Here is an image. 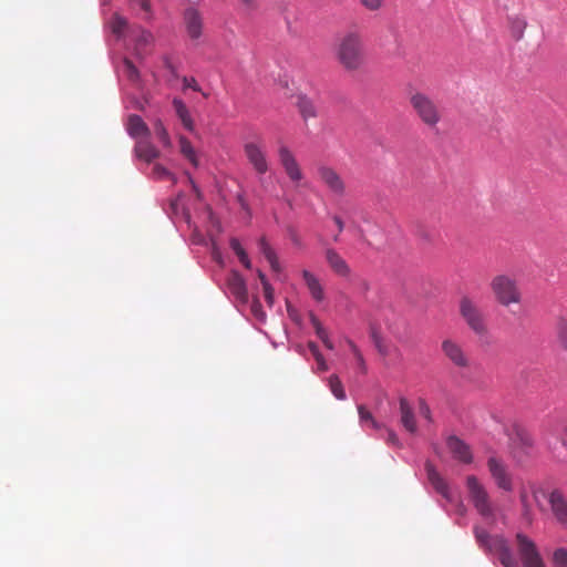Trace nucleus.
Here are the masks:
<instances>
[{"mask_svg":"<svg viewBox=\"0 0 567 567\" xmlns=\"http://www.w3.org/2000/svg\"><path fill=\"white\" fill-rule=\"evenodd\" d=\"M465 488L468 502L472 504L477 515L489 526H494L501 517L498 507L494 504L487 487L475 475L465 477Z\"/></svg>","mask_w":567,"mask_h":567,"instance_id":"obj_1","label":"nucleus"},{"mask_svg":"<svg viewBox=\"0 0 567 567\" xmlns=\"http://www.w3.org/2000/svg\"><path fill=\"white\" fill-rule=\"evenodd\" d=\"M339 64L349 72L359 71L365 63L364 43L358 31L344 33L336 47Z\"/></svg>","mask_w":567,"mask_h":567,"instance_id":"obj_2","label":"nucleus"},{"mask_svg":"<svg viewBox=\"0 0 567 567\" xmlns=\"http://www.w3.org/2000/svg\"><path fill=\"white\" fill-rule=\"evenodd\" d=\"M409 103L416 117L430 130L437 127L442 121V111L436 101L430 95L415 91L411 92Z\"/></svg>","mask_w":567,"mask_h":567,"instance_id":"obj_3","label":"nucleus"},{"mask_svg":"<svg viewBox=\"0 0 567 567\" xmlns=\"http://www.w3.org/2000/svg\"><path fill=\"white\" fill-rule=\"evenodd\" d=\"M491 289L495 300L504 307L522 301V292L516 279L507 275L494 277L491 281Z\"/></svg>","mask_w":567,"mask_h":567,"instance_id":"obj_4","label":"nucleus"},{"mask_svg":"<svg viewBox=\"0 0 567 567\" xmlns=\"http://www.w3.org/2000/svg\"><path fill=\"white\" fill-rule=\"evenodd\" d=\"M460 315L467 327L477 336H485L488 331L486 318L477 302L468 296L460 300Z\"/></svg>","mask_w":567,"mask_h":567,"instance_id":"obj_5","label":"nucleus"},{"mask_svg":"<svg viewBox=\"0 0 567 567\" xmlns=\"http://www.w3.org/2000/svg\"><path fill=\"white\" fill-rule=\"evenodd\" d=\"M476 538L480 546L498 555L499 561L504 567L518 566L502 534H476Z\"/></svg>","mask_w":567,"mask_h":567,"instance_id":"obj_6","label":"nucleus"},{"mask_svg":"<svg viewBox=\"0 0 567 567\" xmlns=\"http://www.w3.org/2000/svg\"><path fill=\"white\" fill-rule=\"evenodd\" d=\"M244 154L249 165L258 175H265L269 171V161L266 145L261 138L248 141L244 144Z\"/></svg>","mask_w":567,"mask_h":567,"instance_id":"obj_7","label":"nucleus"},{"mask_svg":"<svg viewBox=\"0 0 567 567\" xmlns=\"http://www.w3.org/2000/svg\"><path fill=\"white\" fill-rule=\"evenodd\" d=\"M548 495L543 487L530 485L528 488L523 487L519 493V499L523 507V518L527 524L532 523V502L540 509L544 508V502L548 501Z\"/></svg>","mask_w":567,"mask_h":567,"instance_id":"obj_8","label":"nucleus"},{"mask_svg":"<svg viewBox=\"0 0 567 567\" xmlns=\"http://www.w3.org/2000/svg\"><path fill=\"white\" fill-rule=\"evenodd\" d=\"M487 468L495 485L505 492H512L514 488L512 474L507 465L498 457L491 456L487 460Z\"/></svg>","mask_w":567,"mask_h":567,"instance_id":"obj_9","label":"nucleus"},{"mask_svg":"<svg viewBox=\"0 0 567 567\" xmlns=\"http://www.w3.org/2000/svg\"><path fill=\"white\" fill-rule=\"evenodd\" d=\"M518 553L524 567H545L540 554L533 540L525 534H516Z\"/></svg>","mask_w":567,"mask_h":567,"instance_id":"obj_10","label":"nucleus"},{"mask_svg":"<svg viewBox=\"0 0 567 567\" xmlns=\"http://www.w3.org/2000/svg\"><path fill=\"white\" fill-rule=\"evenodd\" d=\"M534 441L529 434L517 432L512 439L511 453L517 463H524L532 456Z\"/></svg>","mask_w":567,"mask_h":567,"instance_id":"obj_11","label":"nucleus"},{"mask_svg":"<svg viewBox=\"0 0 567 567\" xmlns=\"http://www.w3.org/2000/svg\"><path fill=\"white\" fill-rule=\"evenodd\" d=\"M278 157L289 179L293 183L300 182L303 174L293 153L287 146L281 145L278 150Z\"/></svg>","mask_w":567,"mask_h":567,"instance_id":"obj_12","label":"nucleus"},{"mask_svg":"<svg viewBox=\"0 0 567 567\" xmlns=\"http://www.w3.org/2000/svg\"><path fill=\"white\" fill-rule=\"evenodd\" d=\"M319 179L336 195L342 196L346 192V184L339 173L327 165L317 168Z\"/></svg>","mask_w":567,"mask_h":567,"instance_id":"obj_13","label":"nucleus"},{"mask_svg":"<svg viewBox=\"0 0 567 567\" xmlns=\"http://www.w3.org/2000/svg\"><path fill=\"white\" fill-rule=\"evenodd\" d=\"M551 514L558 525L567 529V498L559 489H553L548 495Z\"/></svg>","mask_w":567,"mask_h":567,"instance_id":"obj_14","label":"nucleus"},{"mask_svg":"<svg viewBox=\"0 0 567 567\" xmlns=\"http://www.w3.org/2000/svg\"><path fill=\"white\" fill-rule=\"evenodd\" d=\"M444 355L458 369H467L471 360L464 349L457 342L446 339L442 342Z\"/></svg>","mask_w":567,"mask_h":567,"instance_id":"obj_15","label":"nucleus"},{"mask_svg":"<svg viewBox=\"0 0 567 567\" xmlns=\"http://www.w3.org/2000/svg\"><path fill=\"white\" fill-rule=\"evenodd\" d=\"M186 31L192 40H197L203 33V17L195 8H188L184 12Z\"/></svg>","mask_w":567,"mask_h":567,"instance_id":"obj_16","label":"nucleus"},{"mask_svg":"<svg viewBox=\"0 0 567 567\" xmlns=\"http://www.w3.org/2000/svg\"><path fill=\"white\" fill-rule=\"evenodd\" d=\"M447 449L453 457L464 464H470L473 461V455L470 446L457 436H450L447 439Z\"/></svg>","mask_w":567,"mask_h":567,"instance_id":"obj_17","label":"nucleus"},{"mask_svg":"<svg viewBox=\"0 0 567 567\" xmlns=\"http://www.w3.org/2000/svg\"><path fill=\"white\" fill-rule=\"evenodd\" d=\"M227 287L235 299L241 303L248 301L246 281L238 271H231L227 279Z\"/></svg>","mask_w":567,"mask_h":567,"instance_id":"obj_18","label":"nucleus"},{"mask_svg":"<svg viewBox=\"0 0 567 567\" xmlns=\"http://www.w3.org/2000/svg\"><path fill=\"white\" fill-rule=\"evenodd\" d=\"M427 478L434 489L441 494L446 501L453 502V496L447 482L440 475L431 463H426Z\"/></svg>","mask_w":567,"mask_h":567,"instance_id":"obj_19","label":"nucleus"},{"mask_svg":"<svg viewBox=\"0 0 567 567\" xmlns=\"http://www.w3.org/2000/svg\"><path fill=\"white\" fill-rule=\"evenodd\" d=\"M326 260L330 269L340 277H349L351 274L350 266L342 258V256L333 248H328L324 251Z\"/></svg>","mask_w":567,"mask_h":567,"instance_id":"obj_20","label":"nucleus"},{"mask_svg":"<svg viewBox=\"0 0 567 567\" xmlns=\"http://www.w3.org/2000/svg\"><path fill=\"white\" fill-rule=\"evenodd\" d=\"M126 131L130 136L133 138H146L151 136V131L146 123L142 120L140 115L132 114L128 116Z\"/></svg>","mask_w":567,"mask_h":567,"instance_id":"obj_21","label":"nucleus"},{"mask_svg":"<svg viewBox=\"0 0 567 567\" xmlns=\"http://www.w3.org/2000/svg\"><path fill=\"white\" fill-rule=\"evenodd\" d=\"M134 152L140 159L146 163H151L159 156V151L150 142V137L137 140Z\"/></svg>","mask_w":567,"mask_h":567,"instance_id":"obj_22","label":"nucleus"},{"mask_svg":"<svg viewBox=\"0 0 567 567\" xmlns=\"http://www.w3.org/2000/svg\"><path fill=\"white\" fill-rule=\"evenodd\" d=\"M400 421L403 427L410 432L415 433L417 430L416 420L412 406L405 398H401L400 401Z\"/></svg>","mask_w":567,"mask_h":567,"instance_id":"obj_23","label":"nucleus"},{"mask_svg":"<svg viewBox=\"0 0 567 567\" xmlns=\"http://www.w3.org/2000/svg\"><path fill=\"white\" fill-rule=\"evenodd\" d=\"M508 31L515 41H520L524 38L527 28L526 17L523 14H512L507 18Z\"/></svg>","mask_w":567,"mask_h":567,"instance_id":"obj_24","label":"nucleus"},{"mask_svg":"<svg viewBox=\"0 0 567 567\" xmlns=\"http://www.w3.org/2000/svg\"><path fill=\"white\" fill-rule=\"evenodd\" d=\"M302 278L305 284L311 295V297L317 301L321 302L324 299V291L319 281V279L309 270L302 271Z\"/></svg>","mask_w":567,"mask_h":567,"instance_id":"obj_25","label":"nucleus"},{"mask_svg":"<svg viewBox=\"0 0 567 567\" xmlns=\"http://www.w3.org/2000/svg\"><path fill=\"white\" fill-rule=\"evenodd\" d=\"M173 107L175 110V113H176L177 117L182 122L183 126L187 131L193 132L194 128H195L194 127V121H193V118L190 116V113H189L186 104L181 99L175 97L173 100Z\"/></svg>","mask_w":567,"mask_h":567,"instance_id":"obj_26","label":"nucleus"},{"mask_svg":"<svg viewBox=\"0 0 567 567\" xmlns=\"http://www.w3.org/2000/svg\"><path fill=\"white\" fill-rule=\"evenodd\" d=\"M178 143H179V151H181V154L194 166V167H197L198 166V157H197V154H196V151L195 148L193 147L192 143L189 142L188 138H186L185 136H179L178 138Z\"/></svg>","mask_w":567,"mask_h":567,"instance_id":"obj_27","label":"nucleus"},{"mask_svg":"<svg viewBox=\"0 0 567 567\" xmlns=\"http://www.w3.org/2000/svg\"><path fill=\"white\" fill-rule=\"evenodd\" d=\"M259 248H260V251L262 252V255L265 256V258L267 259V261L269 262L271 269L274 271H279L280 265H279L277 255L265 238H260Z\"/></svg>","mask_w":567,"mask_h":567,"instance_id":"obj_28","label":"nucleus"},{"mask_svg":"<svg viewBox=\"0 0 567 567\" xmlns=\"http://www.w3.org/2000/svg\"><path fill=\"white\" fill-rule=\"evenodd\" d=\"M298 107H299V111L305 120L312 118V117L317 116V107H316L315 103L306 96L299 97Z\"/></svg>","mask_w":567,"mask_h":567,"instance_id":"obj_29","label":"nucleus"},{"mask_svg":"<svg viewBox=\"0 0 567 567\" xmlns=\"http://www.w3.org/2000/svg\"><path fill=\"white\" fill-rule=\"evenodd\" d=\"M230 248L234 250L239 261L247 268H251V262L246 254L245 249L241 247L239 240L237 238H231L229 241Z\"/></svg>","mask_w":567,"mask_h":567,"instance_id":"obj_30","label":"nucleus"},{"mask_svg":"<svg viewBox=\"0 0 567 567\" xmlns=\"http://www.w3.org/2000/svg\"><path fill=\"white\" fill-rule=\"evenodd\" d=\"M328 382H329V388H330L332 394L336 396V399L346 400V398H347L346 391L343 389V385H342L339 377L336 374H332V375H330Z\"/></svg>","mask_w":567,"mask_h":567,"instance_id":"obj_31","label":"nucleus"},{"mask_svg":"<svg viewBox=\"0 0 567 567\" xmlns=\"http://www.w3.org/2000/svg\"><path fill=\"white\" fill-rule=\"evenodd\" d=\"M154 132L164 146H171L172 142L169 134L161 120H156L154 122Z\"/></svg>","mask_w":567,"mask_h":567,"instance_id":"obj_32","label":"nucleus"},{"mask_svg":"<svg viewBox=\"0 0 567 567\" xmlns=\"http://www.w3.org/2000/svg\"><path fill=\"white\" fill-rule=\"evenodd\" d=\"M556 333L560 346L567 351V320L565 318L557 320Z\"/></svg>","mask_w":567,"mask_h":567,"instance_id":"obj_33","label":"nucleus"},{"mask_svg":"<svg viewBox=\"0 0 567 567\" xmlns=\"http://www.w3.org/2000/svg\"><path fill=\"white\" fill-rule=\"evenodd\" d=\"M126 25H127L126 19H124L123 17H121L118 14H115L113 17V20L111 22V28H112L113 33H115L117 37H121L124 33Z\"/></svg>","mask_w":567,"mask_h":567,"instance_id":"obj_34","label":"nucleus"},{"mask_svg":"<svg viewBox=\"0 0 567 567\" xmlns=\"http://www.w3.org/2000/svg\"><path fill=\"white\" fill-rule=\"evenodd\" d=\"M124 65V73L127 76V79L132 82H136L140 78V73L136 69V66L132 63V61L125 59L123 62Z\"/></svg>","mask_w":567,"mask_h":567,"instance_id":"obj_35","label":"nucleus"},{"mask_svg":"<svg viewBox=\"0 0 567 567\" xmlns=\"http://www.w3.org/2000/svg\"><path fill=\"white\" fill-rule=\"evenodd\" d=\"M554 566L555 567H567V550L559 548L554 553Z\"/></svg>","mask_w":567,"mask_h":567,"instance_id":"obj_36","label":"nucleus"},{"mask_svg":"<svg viewBox=\"0 0 567 567\" xmlns=\"http://www.w3.org/2000/svg\"><path fill=\"white\" fill-rule=\"evenodd\" d=\"M310 322H311L312 327L315 328L316 334L318 336L319 339H321L328 334V332L326 331V329L322 327L321 322L315 315L310 316Z\"/></svg>","mask_w":567,"mask_h":567,"instance_id":"obj_37","label":"nucleus"},{"mask_svg":"<svg viewBox=\"0 0 567 567\" xmlns=\"http://www.w3.org/2000/svg\"><path fill=\"white\" fill-rule=\"evenodd\" d=\"M153 175L158 179L172 178V174L161 164H155Z\"/></svg>","mask_w":567,"mask_h":567,"instance_id":"obj_38","label":"nucleus"},{"mask_svg":"<svg viewBox=\"0 0 567 567\" xmlns=\"http://www.w3.org/2000/svg\"><path fill=\"white\" fill-rule=\"evenodd\" d=\"M349 347L359 364V367L365 371V363H364V359H363V355L362 353L360 352V350L358 349V347L352 342V341H349Z\"/></svg>","mask_w":567,"mask_h":567,"instance_id":"obj_39","label":"nucleus"},{"mask_svg":"<svg viewBox=\"0 0 567 567\" xmlns=\"http://www.w3.org/2000/svg\"><path fill=\"white\" fill-rule=\"evenodd\" d=\"M262 288H264L265 300L268 303V306L271 307L274 305V301H275L274 288L271 287V285L268 281L264 282V287Z\"/></svg>","mask_w":567,"mask_h":567,"instance_id":"obj_40","label":"nucleus"},{"mask_svg":"<svg viewBox=\"0 0 567 567\" xmlns=\"http://www.w3.org/2000/svg\"><path fill=\"white\" fill-rule=\"evenodd\" d=\"M153 41V35L147 31H142L137 38V48H144L151 44Z\"/></svg>","mask_w":567,"mask_h":567,"instance_id":"obj_41","label":"nucleus"},{"mask_svg":"<svg viewBox=\"0 0 567 567\" xmlns=\"http://www.w3.org/2000/svg\"><path fill=\"white\" fill-rule=\"evenodd\" d=\"M419 410H420L421 416H423L429 422H432L431 409H430L429 404L424 400H420L419 401Z\"/></svg>","mask_w":567,"mask_h":567,"instance_id":"obj_42","label":"nucleus"},{"mask_svg":"<svg viewBox=\"0 0 567 567\" xmlns=\"http://www.w3.org/2000/svg\"><path fill=\"white\" fill-rule=\"evenodd\" d=\"M251 312L259 320H264L266 318V315L262 311L261 303H260V301L258 299H255L252 301V303H251Z\"/></svg>","mask_w":567,"mask_h":567,"instance_id":"obj_43","label":"nucleus"},{"mask_svg":"<svg viewBox=\"0 0 567 567\" xmlns=\"http://www.w3.org/2000/svg\"><path fill=\"white\" fill-rule=\"evenodd\" d=\"M360 2L365 9L375 11L382 7L383 0H360Z\"/></svg>","mask_w":567,"mask_h":567,"instance_id":"obj_44","label":"nucleus"},{"mask_svg":"<svg viewBox=\"0 0 567 567\" xmlns=\"http://www.w3.org/2000/svg\"><path fill=\"white\" fill-rule=\"evenodd\" d=\"M183 85H184V89H192V90H194L196 92H202V89L198 85V83L195 80V78L184 76L183 78Z\"/></svg>","mask_w":567,"mask_h":567,"instance_id":"obj_45","label":"nucleus"},{"mask_svg":"<svg viewBox=\"0 0 567 567\" xmlns=\"http://www.w3.org/2000/svg\"><path fill=\"white\" fill-rule=\"evenodd\" d=\"M358 413H359V417H360L361 422H364V421L370 422L373 419L372 414L370 413V411H368L365 409L364 405L358 406Z\"/></svg>","mask_w":567,"mask_h":567,"instance_id":"obj_46","label":"nucleus"},{"mask_svg":"<svg viewBox=\"0 0 567 567\" xmlns=\"http://www.w3.org/2000/svg\"><path fill=\"white\" fill-rule=\"evenodd\" d=\"M358 288L360 292L365 295L370 290V282L365 279H361L358 284Z\"/></svg>","mask_w":567,"mask_h":567,"instance_id":"obj_47","label":"nucleus"},{"mask_svg":"<svg viewBox=\"0 0 567 567\" xmlns=\"http://www.w3.org/2000/svg\"><path fill=\"white\" fill-rule=\"evenodd\" d=\"M143 11H145L146 13H150L151 12V2L150 0H134Z\"/></svg>","mask_w":567,"mask_h":567,"instance_id":"obj_48","label":"nucleus"},{"mask_svg":"<svg viewBox=\"0 0 567 567\" xmlns=\"http://www.w3.org/2000/svg\"><path fill=\"white\" fill-rule=\"evenodd\" d=\"M315 359H316V361H317L318 369H319L320 371H326V370H328V365H327L326 360H324V358H323V355H322V354H320L319 357H317V358H315Z\"/></svg>","mask_w":567,"mask_h":567,"instance_id":"obj_49","label":"nucleus"},{"mask_svg":"<svg viewBox=\"0 0 567 567\" xmlns=\"http://www.w3.org/2000/svg\"><path fill=\"white\" fill-rule=\"evenodd\" d=\"M309 350L312 353L315 358L319 357L321 352L319 351V348L316 343L309 342Z\"/></svg>","mask_w":567,"mask_h":567,"instance_id":"obj_50","label":"nucleus"},{"mask_svg":"<svg viewBox=\"0 0 567 567\" xmlns=\"http://www.w3.org/2000/svg\"><path fill=\"white\" fill-rule=\"evenodd\" d=\"M388 442L392 444H398L399 442L396 434L391 430L388 431Z\"/></svg>","mask_w":567,"mask_h":567,"instance_id":"obj_51","label":"nucleus"},{"mask_svg":"<svg viewBox=\"0 0 567 567\" xmlns=\"http://www.w3.org/2000/svg\"><path fill=\"white\" fill-rule=\"evenodd\" d=\"M333 221L336 223L339 233H341L343 230V227H344V224H343L342 219L339 216H334L333 217Z\"/></svg>","mask_w":567,"mask_h":567,"instance_id":"obj_52","label":"nucleus"},{"mask_svg":"<svg viewBox=\"0 0 567 567\" xmlns=\"http://www.w3.org/2000/svg\"><path fill=\"white\" fill-rule=\"evenodd\" d=\"M323 344L329 349V350H332L333 349V343L331 342V340L329 339V336L327 334L326 337L321 338L320 339Z\"/></svg>","mask_w":567,"mask_h":567,"instance_id":"obj_53","label":"nucleus"},{"mask_svg":"<svg viewBox=\"0 0 567 567\" xmlns=\"http://www.w3.org/2000/svg\"><path fill=\"white\" fill-rule=\"evenodd\" d=\"M561 445L567 450V429L564 430L560 437Z\"/></svg>","mask_w":567,"mask_h":567,"instance_id":"obj_54","label":"nucleus"},{"mask_svg":"<svg viewBox=\"0 0 567 567\" xmlns=\"http://www.w3.org/2000/svg\"><path fill=\"white\" fill-rule=\"evenodd\" d=\"M246 7L254 8L256 0H240Z\"/></svg>","mask_w":567,"mask_h":567,"instance_id":"obj_55","label":"nucleus"},{"mask_svg":"<svg viewBox=\"0 0 567 567\" xmlns=\"http://www.w3.org/2000/svg\"><path fill=\"white\" fill-rule=\"evenodd\" d=\"M258 277H259V279H260V281H261V285H262V286H264V282H265V281H268V280H267V278H266V276H265V274H264V272H261L260 270H258Z\"/></svg>","mask_w":567,"mask_h":567,"instance_id":"obj_56","label":"nucleus"},{"mask_svg":"<svg viewBox=\"0 0 567 567\" xmlns=\"http://www.w3.org/2000/svg\"><path fill=\"white\" fill-rule=\"evenodd\" d=\"M370 424L373 429L379 430L381 429V424H379L374 419L370 421Z\"/></svg>","mask_w":567,"mask_h":567,"instance_id":"obj_57","label":"nucleus"},{"mask_svg":"<svg viewBox=\"0 0 567 567\" xmlns=\"http://www.w3.org/2000/svg\"><path fill=\"white\" fill-rule=\"evenodd\" d=\"M557 458H558V461H559V462H561V463H566V462H567V460H565V458H559L558 456H557Z\"/></svg>","mask_w":567,"mask_h":567,"instance_id":"obj_58","label":"nucleus"},{"mask_svg":"<svg viewBox=\"0 0 567 567\" xmlns=\"http://www.w3.org/2000/svg\"><path fill=\"white\" fill-rule=\"evenodd\" d=\"M460 508H461L462 512L465 511V506L463 504H461Z\"/></svg>","mask_w":567,"mask_h":567,"instance_id":"obj_59","label":"nucleus"}]
</instances>
